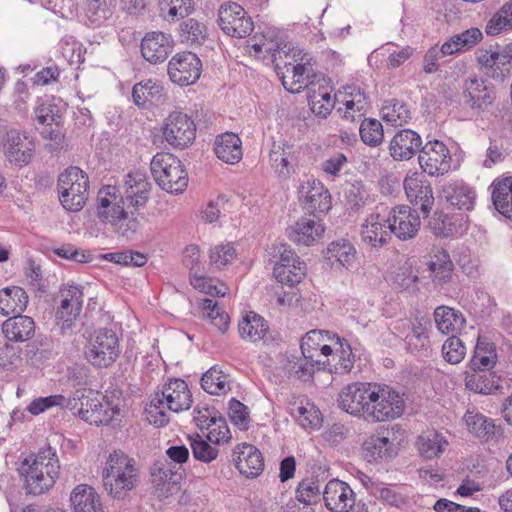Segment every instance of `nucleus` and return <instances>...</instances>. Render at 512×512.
<instances>
[{
	"label": "nucleus",
	"instance_id": "nucleus-1",
	"mask_svg": "<svg viewBox=\"0 0 512 512\" xmlns=\"http://www.w3.org/2000/svg\"><path fill=\"white\" fill-rule=\"evenodd\" d=\"M150 183L141 174H128L122 192L119 187L106 185L97 195V216L108 222L113 216L124 215L129 209L138 210L149 198Z\"/></svg>",
	"mask_w": 512,
	"mask_h": 512
},
{
	"label": "nucleus",
	"instance_id": "nucleus-2",
	"mask_svg": "<svg viewBox=\"0 0 512 512\" xmlns=\"http://www.w3.org/2000/svg\"><path fill=\"white\" fill-rule=\"evenodd\" d=\"M192 405V395L187 383L182 379L170 380L157 392L146 408L147 419L155 426L162 427L169 422L164 409L172 412L188 410Z\"/></svg>",
	"mask_w": 512,
	"mask_h": 512
},
{
	"label": "nucleus",
	"instance_id": "nucleus-3",
	"mask_svg": "<svg viewBox=\"0 0 512 512\" xmlns=\"http://www.w3.org/2000/svg\"><path fill=\"white\" fill-rule=\"evenodd\" d=\"M66 408L96 426L108 425L120 414L118 405L92 389L77 390L73 398L68 399Z\"/></svg>",
	"mask_w": 512,
	"mask_h": 512
},
{
	"label": "nucleus",
	"instance_id": "nucleus-4",
	"mask_svg": "<svg viewBox=\"0 0 512 512\" xmlns=\"http://www.w3.org/2000/svg\"><path fill=\"white\" fill-rule=\"evenodd\" d=\"M102 480L111 497L123 499L128 491L135 488L138 481L136 461L121 451H114L109 455L102 471Z\"/></svg>",
	"mask_w": 512,
	"mask_h": 512
},
{
	"label": "nucleus",
	"instance_id": "nucleus-5",
	"mask_svg": "<svg viewBox=\"0 0 512 512\" xmlns=\"http://www.w3.org/2000/svg\"><path fill=\"white\" fill-rule=\"evenodd\" d=\"M365 420L376 423L394 420L404 412V401L397 391L385 384L372 383L368 394Z\"/></svg>",
	"mask_w": 512,
	"mask_h": 512
},
{
	"label": "nucleus",
	"instance_id": "nucleus-6",
	"mask_svg": "<svg viewBox=\"0 0 512 512\" xmlns=\"http://www.w3.org/2000/svg\"><path fill=\"white\" fill-rule=\"evenodd\" d=\"M59 200L67 211H80L88 199L89 177L79 167L70 166L58 177Z\"/></svg>",
	"mask_w": 512,
	"mask_h": 512
},
{
	"label": "nucleus",
	"instance_id": "nucleus-7",
	"mask_svg": "<svg viewBox=\"0 0 512 512\" xmlns=\"http://www.w3.org/2000/svg\"><path fill=\"white\" fill-rule=\"evenodd\" d=\"M150 168L156 183L169 193H182L188 185V175L182 162L171 153L154 155Z\"/></svg>",
	"mask_w": 512,
	"mask_h": 512
},
{
	"label": "nucleus",
	"instance_id": "nucleus-8",
	"mask_svg": "<svg viewBox=\"0 0 512 512\" xmlns=\"http://www.w3.org/2000/svg\"><path fill=\"white\" fill-rule=\"evenodd\" d=\"M120 343L117 334L111 329H99L87 341L84 356L88 363L96 368L111 367L120 355Z\"/></svg>",
	"mask_w": 512,
	"mask_h": 512
},
{
	"label": "nucleus",
	"instance_id": "nucleus-9",
	"mask_svg": "<svg viewBox=\"0 0 512 512\" xmlns=\"http://www.w3.org/2000/svg\"><path fill=\"white\" fill-rule=\"evenodd\" d=\"M60 305L55 313V323L62 334L71 331L83 307V288L79 285H66L59 291Z\"/></svg>",
	"mask_w": 512,
	"mask_h": 512
},
{
	"label": "nucleus",
	"instance_id": "nucleus-10",
	"mask_svg": "<svg viewBox=\"0 0 512 512\" xmlns=\"http://www.w3.org/2000/svg\"><path fill=\"white\" fill-rule=\"evenodd\" d=\"M218 24L228 36L245 38L254 30V22L245 9L236 2L227 1L218 10Z\"/></svg>",
	"mask_w": 512,
	"mask_h": 512
},
{
	"label": "nucleus",
	"instance_id": "nucleus-11",
	"mask_svg": "<svg viewBox=\"0 0 512 512\" xmlns=\"http://www.w3.org/2000/svg\"><path fill=\"white\" fill-rule=\"evenodd\" d=\"M422 171L431 177L443 176L451 169L452 157L447 146L437 139L427 141L418 154Z\"/></svg>",
	"mask_w": 512,
	"mask_h": 512
},
{
	"label": "nucleus",
	"instance_id": "nucleus-12",
	"mask_svg": "<svg viewBox=\"0 0 512 512\" xmlns=\"http://www.w3.org/2000/svg\"><path fill=\"white\" fill-rule=\"evenodd\" d=\"M163 136L171 146L183 149L195 140L196 125L187 114L174 111L166 118Z\"/></svg>",
	"mask_w": 512,
	"mask_h": 512
},
{
	"label": "nucleus",
	"instance_id": "nucleus-13",
	"mask_svg": "<svg viewBox=\"0 0 512 512\" xmlns=\"http://www.w3.org/2000/svg\"><path fill=\"white\" fill-rule=\"evenodd\" d=\"M202 62L190 51L179 52L168 63V75L173 83L180 86L194 84L201 75Z\"/></svg>",
	"mask_w": 512,
	"mask_h": 512
},
{
	"label": "nucleus",
	"instance_id": "nucleus-14",
	"mask_svg": "<svg viewBox=\"0 0 512 512\" xmlns=\"http://www.w3.org/2000/svg\"><path fill=\"white\" fill-rule=\"evenodd\" d=\"M421 221L416 210L408 205L395 206L387 216V228L399 240L406 241L416 237Z\"/></svg>",
	"mask_w": 512,
	"mask_h": 512
},
{
	"label": "nucleus",
	"instance_id": "nucleus-15",
	"mask_svg": "<svg viewBox=\"0 0 512 512\" xmlns=\"http://www.w3.org/2000/svg\"><path fill=\"white\" fill-rule=\"evenodd\" d=\"M299 193L303 208L314 217L326 214L331 209V194L319 180L313 179L302 183Z\"/></svg>",
	"mask_w": 512,
	"mask_h": 512
},
{
	"label": "nucleus",
	"instance_id": "nucleus-16",
	"mask_svg": "<svg viewBox=\"0 0 512 512\" xmlns=\"http://www.w3.org/2000/svg\"><path fill=\"white\" fill-rule=\"evenodd\" d=\"M4 153L11 163L18 166L27 165L35 151V141L28 133L10 130L3 143Z\"/></svg>",
	"mask_w": 512,
	"mask_h": 512
},
{
	"label": "nucleus",
	"instance_id": "nucleus-17",
	"mask_svg": "<svg viewBox=\"0 0 512 512\" xmlns=\"http://www.w3.org/2000/svg\"><path fill=\"white\" fill-rule=\"evenodd\" d=\"M371 382H354L345 386L338 395L339 407L353 416L366 417Z\"/></svg>",
	"mask_w": 512,
	"mask_h": 512
},
{
	"label": "nucleus",
	"instance_id": "nucleus-18",
	"mask_svg": "<svg viewBox=\"0 0 512 512\" xmlns=\"http://www.w3.org/2000/svg\"><path fill=\"white\" fill-rule=\"evenodd\" d=\"M421 136L412 129H401L396 132L389 142V155L394 161H408L417 153H420L422 147Z\"/></svg>",
	"mask_w": 512,
	"mask_h": 512
},
{
	"label": "nucleus",
	"instance_id": "nucleus-19",
	"mask_svg": "<svg viewBox=\"0 0 512 512\" xmlns=\"http://www.w3.org/2000/svg\"><path fill=\"white\" fill-rule=\"evenodd\" d=\"M464 421L468 431L482 442L496 443L504 435L501 425L480 412L467 410Z\"/></svg>",
	"mask_w": 512,
	"mask_h": 512
},
{
	"label": "nucleus",
	"instance_id": "nucleus-20",
	"mask_svg": "<svg viewBox=\"0 0 512 512\" xmlns=\"http://www.w3.org/2000/svg\"><path fill=\"white\" fill-rule=\"evenodd\" d=\"M174 41L171 35L156 31L147 33L140 45L143 58L151 64L164 62L172 52Z\"/></svg>",
	"mask_w": 512,
	"mask_h": 512
},
{
	"label": "nucleus",
	"instance_id": "nucleus-21",
	"mask_svg": "<svg viewBox=\"0 0 512 512\" xmlns=\"http://www.w3.org/2000/svg\"><path fill=\"white\" fill-rule=\"evenodd\" d=\"M462 95L464 102L476 111H484L495 99L493 88L477 77L467 78L464 81Z\"/></svg>",
	"mask_w": 512,
	"mask_h": 512
},
{
	"label": "nucleus",
	"instance_id": "nucleus-22",
	"mask_svg": "<svg viewBox=\"0 0 512 512\" xmlns=\"http://www.w3.org/2000/svg\"><path fill=\"white\" fill-rule=\"evenodd\" d=\"M233 460L238 471L248 478L260 475L264 469V458L255 446L242 443L233 450Z\"/></svg>",
	"mask_w": 512,
	"mask_h": 512
},
{
	"label": "nucleus",
	"instance_id": "nucleus-23",
	"mask_svg": "<svg viewBox=\"0 0 512 512\" xmlns=\"http://www.w3.org/2000/svg\"><path fill=\"white\" fill-rule=\"evenodd\" d=\"M323 500L326 508L332 512H342L356 502L355 493L351 487L338 479H332L326 484Z\"/></svg>",
	"mask_w": 512,
	"mask_h": 512
},
{
	"label": "nucleus",
	"instance_id": "nucleus-24",
	"mask_svg": "<svg viewBox=\"0 0 512 512\" xmlns=\"http://www.w3.org/2000/svg\"><path fill=\"white\" fill-rule=\"evenodd\" d=\"M403 186L410 203L419 207L424 216H428L434 205L431 184L418 177L408 176L404 179Z\"/></svg>",
	"mask_w": 512,
	"mask_h": 512
},
{
	"label": "nucleus",
	"instance_id": "nucleus-25",
	"mask_svg": "<svg viewBox=\"0 0 512 512\" xmlns=\"http://www.w3.org/2000/svg\"><path fill=\"white\" fill-rule=\"evenodd\" d=\"M151 478L157 497L165 499L178 490L181 475L173 472L170 463L165 460L154 463Z\"/></svg>",
	"mask_w": 512,
	"mask_h": 512
},
{
	"label": "nucleus",
	"instance_id": "nucleus-26",
	"mask_svg": "<svg viewBox=\"0 0 512 512\" xmlns=\"http://www.w3.org/2000/svg\"><path fill=\"white\" fill-rule=\"evenodd\" d=\"M500 49L480 50L477 54V62L486 75L493 79L504 80L511 74V63Z\"/></svg>",
	"mask_w": 512,
	"mask_h": 512
},
{
	"label": "nucleus",
	"instance_id": "nucleus-27",
	"mask_svg": "<svg viewBox=\"0 0 512 512\" xmlns=\"http://www.w3.org/2000/svg\"><path fill=\"white\" fill-rule=\"evenodd\" d=\"M310 58L300 63L294 64L290 73H282L280 79L283 87L291 93H299L302 89L314 87V78L316 75L310 67Z\"/></svg>",
	"mask_w": 512,
	"mask_h": 512
},
{
	"label": "nucleus",
	"instance_id": "nucleus-28",
	"mask_svg": "<svg viewBox=\"0 0 512 512\" xmlns=\"http://www.w3.org/2000/svg\"><path fill=\"white\" fill-rule=\"evenodd\" d=\"M325 228L320 221L302 217L289 229V239L297 245L310 246L322 237Z\"/></svg>",
	"mask_w": 512,
	"mask_h": 512
},
{
	"label": "nucleus",
	"instance_id": "nucleus-29",
	"mask_svg": "<svg viewBox=\"0 0 512 512\" xmlns=\"http://www.w3.org/2000/svg\"><path fill=\"white\" fill-rule=\"evenodd\" d=\"M70 501L73 512H104L99 494L87 484L77 485L71 492Z\"/></svg>",
	"mask_w": 512,
	"mask_h": 512
},
{
	"label": "nucleus",
	"instance_id": "nucleus-30",
	"mask_svg": "<svg viewBox=\"0 0 512 512\" xmlns=\"http://www.w3.org/2000/svg\"><path fill=\"white\" fill-rule=\"evenodd\" d=\"M2 332L10 341L24 342L33 337L35 322L29 316L15 314L3 322Z\"/></svg>",
	"mask_w": 512,
	"mask_h": 512
},
{
	"label": "nucleus",
	"instance_id": "nucleus-31",
	"mask_svg": "<svg viewBox=\"0 0 512 512\" xmlns=\"http://www.w3.org/2000/svg\"><path fill=\"white\" fill-rule=\"evenodd\" d=\"M442 195L452 206L466 211L473 209L476 199L475 191L463 182L445 184L442 187Z\"/></svg>",
	"mask_w": 512,
	"mask_h": 512
},
{
	"label": "nucleus",
	"instance_id": "nucleus-32",
	"mask_svg": "<svg viewBox=\"0 0 512 512\" xmlns=\"http://www.w3.org/2000/svg\"><path fill=\"white\" fill-rule=\"evenodd\" d=\"M241 139L232 132H226L217 136L214 151L216 156L227 164L238 163L243 156Z\"/></svg>",
	"mask_w": 512,
	"mask_h": 512
},
{
	"label": "nucleus",
	"instance_id": "nucleus-33",
	"mask_svg": "<svg viewBox=\"0 0 512 512\" xmlns=\"http://www.w3.org/2000/svg\"><path fill=\"white\" fill-rule=\"evenodd\" d=\"M296 147L288 141L274 142L269 158L275 172L281 177H288L291 173V162L295 160Z\"/></svg>",
	"mask_w": 512,
	"mask_h": 512
},
{
	"label": "nucleus",
	"instance_id": "nucleus-34",
	"mask_svg": "<svg viewBox=\"0 0 512 512\" xmlns=\"http://www.w3.org/2000/svg\"><path fill=\"white\" fill-rule=\"evenodd\" d=\"M491 188L495 209L512 220V176L495 179Z\"/></svg>",
	"mask_w": 512,
	"mask_h": 512
},
{
	"label": "nucleus",
	"instance_id": "nucleus-35",
	"mask_svg": "<svg viewBox=\"0 0 512 512\" xmlns=\"http://www.w3.org/2000/svg\"><path fill=\"white\" fill-rule=\"evenodd\" d=\"M28 295L19 286L5 287L0 290V313L4 316L22 314L28 304Z\"/></svg>",
	"mask_w": 512,
	"mask_h": 512
},
{
	"label": "nucleus",
	"instance_id": "nucleus-36",
	"mask_svg": "<svg viewBox=\"0 0 512 512\" xmlns=\"http://www.w3.org/2000/svg\"><path fill=\"white\" fill-rule=\"evenodd\" d=\"M430 277L435 285L442 286L451 282L454 264L447 251L439 249L428 262Z\"/></svg>",
	"mask_w": 512,
	"mask_h": 512
},
{
	"label": "nucleus",
	"instance_id": "nucleus-37",
	"mask_svg": "<svg viewBox=\"0 0 512 512\" xmlns=\"http://www.w3.org/2000/svg\"><path fill=\"white\" fill-rule=\"evenodd\" d=\"M114 0H83L81 9L86 25L100 26L113 15Z\"/></svg>",
	"mask_w": 512,
	"mask_h": 512
},
{
	"label": "nucleus",
	"instance_id": "nucleus-38",
	"mask_svg": "<svg viewBox=\"0 0 512 512\" xmlns=\"http://www.w3.org/2000/svg\"><path fill=\"white\" fill-rule=\"evenodd\" d=\"M387 218L381 216L380 213H372L365 221L362 227V237L364 241L370 243L374 247L384 246L390 238V232L384 228L387 226Z\"/></svg>",
	"mask_w": 512,
	"mask_h": 512
},
{
	"label": "nucleus",
	"instance_id": "nucleus-39",
	"mask_svg": "<svg viewBox=\"0 0 512 512\" xmlns=\"http://www.w3.org/2000/svg\"><path fill=\"white\" fill-rule=\"evenodd\" d=\"M331 340H335V353L333 354V364H330V372L336 374H345L352 370L355 363V356L352 352L351 345L344 338H340L338 335L329 337Z\"/></svg>",
	"mask_w": 512,
	"mask_h": 512
},
{
	"label": "nucleus",
	"instance_id": "nucleus-40",
	"mask_svg": "<svg viewBox=\"0 0 512 512\" xmlns=\"http://www.w3.org/2000/svg\"><path fill=\"white\" fill-rule=\"evenodd\" d=\"M465 386L468 390L479 394H492L500 387V378L490 370H477L465 377Z\"/></svg>",
	"mask_w": 512,
	"mask_h": 512
},
{
	"label": "nucleus",
	"instance_id": "nucleus-41",
	"mask_svg": "<svg viewBox=\"0 0 512 512\" xmlns=\"http://www.w3.org/2000/svg\"><path fill=\"white\" fill-rule=\"evenodd\" d=\"M434 319L438 330L443 334H454L460 331L464 324L463 314L447 306H439L434 311Z\"/></svg>",
	"mask_w": 512,
	"mask_h": 512
},
{
	"label": "nucleus",
	"instance_id": "nucleus-42",
	"mask_svg": "<svg viewBox=\"0 0 512 512\" xmlns=\"http://www.w3.org/2000/svg\"><path fill=\"white\" fill-rule=\"evenodd\" d=\"M24 487L28 494L41 495L47 492L55 484L57 476L44 473L43 471L37 470V468H24Z\"/></svg>",
	"mask_w": 512,
	"mask_h": 512
},
{
	"label": "nucleus",
	"instance_id": "nucleus-43",
	"mask_svg": "<svg viewBox=\"0 0 512 512\" xmlns=\"http://www.w3.org/2000/svg\"><path fill=\"white\" fill-rule=\"evenodd\" d=\"M238 328L241 338L252 342L263 340L269 330L265 319L255 312L246 314L239 322Z\"/></svg>",
	"mask_w": 512,
	"mask_h": 512
},
{
	"label": "nucleus",
	"instance_id": "nucleus-44",
	"mask_svg": "<svg viewBox=\"0 0 512 512\" xmlns=\"http://www.w3.org/2000/svg\"><path fill=\"white\" fill-rule=\"evenodd\" d=\"M164 96V87L152 79L135 84L132 90L133 101L139 107H145L148 102H159Z\"/></svg>",
	"mask_w": 512,
	"mask_h": 512
},
{
	"label": "nucleus",
	"instance_id": "nucleus-45",
	"mask_svg": "<svg viewBox=\"0 0 512 512\" xmlns=\"http://www.w3.org/2000/svg\"><path fill=\"white\" fill-rule=\"evenodd\" d=\"M308 54L304 53L302 49L291 46V44L284 43L278 51L274 54V66L277 74L282 76V73L286 75L290 73L294 64L300 63L303 60H307Z\"/></svg>",
	"mask_w": 512,
	"mask_h": 512
},
{
	"label": "nucleus",
	"instance_id": "nucleus-46",
	"mask_svg": "<svg viewBox=\"0 0 512 512\" xmlns=\"http://www.w3.org/2000/svg\"><path fill=\"white\" fill-rule=\"evenodd\" d=\"M418 451L426 459L439 457L448 445V441L437 431H427L417 438Z\"/></svg>",
	"mask_w": 512,
	"mask_h": 512
},
{
	"label": "nucleus",
	"instance_id": "nucleus-47",
	"mask_svg": "<svg viewBox=\"0 0 512 512\" xmlns=\"http://www.w3.org/2000/svg\"><path fill=\"white\" fill-rule=\"evenodd\" d=\"M308 102L311 111L321 118H326L334 108L335 97H331V89L328 86H318L309 88Z\"/></svg>",
	"mask_w": 512,
	"mask_h": 512
},
{
	"label": "nucleus",
	"instance_id": "nucleus-48",
	"mask_svg": "<svg viewBox=\"0 0 512 512\" xmlns=\"http://www.w3.org/2000/svg\"><path fill=\"white\" fill-rule=\"evenodd\" d=\"M496 360L495 344L479 338L475 346L474 354L470 360L471 370H490L496 364Z\"/></svg>",
	"mask_w": 512,
	"mask_h": 512
},
{
	"label": "nucleus",
	"instance_id": "nucleus-49",
	"mask_svg": "<svg viewBox=\"0 0 512 512\" xmlns=\"http://www.w3.org/2000/svg\"><path fill=\"white\" fill-rule=\"evenodd\" d=\"M179 37L187 45H201L208 38V28L204 22L188 18L180 24Z\"/></svg>",
	"mask_w": 512,
	"mask_h": 512
},
{
	"label": "nucleus",
	"instance_id": "nucleus-50",
	"mask_svg": "<svg viewBox=\"0 0 512 512\" xmlns=\"http://www.w3.org/2000/svg\"><path fill=\"white\" fill-rule=\"evenodd\" d=\"M25 466L28 468H37V470L43 471L44 473L49 472V474L53 476H59V459L56 451L50 446L41 448L31 464H29L28 459H25L22 464V469H24Z\"/></svg>",
	"mask_w": 512,
	"mask_h": 512
},
{
	"label": "nucleus",
	"instance_id": "nucleus-51",
	"mask_svg": "<svg viewBox=\"0 0 512 512\" xmlns=\"http://www.w3.org/2000/svg\"><path fill=\"white\" fill-rule=\"evenodd\" d=\"M284 43L276 39L273 31L268 30L261 35H255L249 40V47L253 49L258 57L266 58L271 56L274 63V54L280 51Z\"/></svg>",
	"mask_w": 512,
	"mask_h": 512
},
{
	"label": "nucleus",
	"instance_id": "nucleus-52",
	"mask_svg": "<svg viewBox=\"0 0 512 512\" xmlns=\"http://www.w3.org/2000/svg\"><path fill=\"white\" fill-rule=\"evenodd\" d=\"M393 443L386 436H371L364 442V456L368 462L392 457Z\"/></svg>",
	"mask_w": 512,
	"mask_h": 512
},
{
	"label": "nucleus",
	"instance_id": "nucleus-53",
	"mask_svg": "<svg viewBox=\"0 0 512 512\" xmlns=\"http://www.w3.org/2000/svg\"><path fill=\"white\" fill-rule=\"evenodd\" d=\"M326 257L329 260L334 259L343 267L349 268L355 262L356 249L348 240L339 239L328 245Z\"/></svg>",
	"mask_w": 512,
	"mask_h": 512
},
{
	"label": "nucleus",
	"instance_id": "nucleus-54",
	"mask_svg": "<svg viewBox=\"0 0 512 512\" xmlns=\"http://www.w3.org/2000/svg\"><path fill=\"white\" fill-rule=\"evenodd\" d=\"M407 349L416 355H426L429 348V337L427 333V327L416 319L412 323V330L407 334L405 338Z\"/></svg>",
	"mask_w": 512,
	"mask_h": 512
},
{
	"label": "nucleus",
	"instance_id": "nucleus-55",
	"mask_svg": "<svg viewBox=\"0 0 512 512\" xmlns=\"http://www.w3.org/2000/svg\"><path fill=\"white\" fill-rule=\"evenodd\" d=\"M161 15L169 22L188 17L194 11L193 0H161Z\"/></svg>",
	"mask_w": 512,
	"mask_h": 512
},
{
	"label": "nucleus",
	"instance_id": "nucleus-56",
	"mask_svg": "<svg viewBox=\"0 0 512 512\" xmlns=\"http://www.w3.org/2000/svg\"><path fill=\"white\" fill-rule=\"evenodd\" d=\"M383 119L393 126H403L411 119V112L406 103L398 99L385 102L382 107Z\"/></svg>",
	"mask_w": 512,
	"mask_h": 512
},
{
	"label": "nucleus",
	"instance_id": "nucleus-57",
	"mask_svg": "<svg viewBox=\"0 0 512 512\" xmlns=\"http://www.w3.org/2000/svg\"><path fill=\"white\" fill-rule=\"evenodd\" d=\"M335 100L347 106V109L356 107L358 111L367 110L369 103L365 92L356 85H348L343 88V91L335 93Z\"/></svg>",
	"mask_w": 512,
	"mask_h": 512
},
{
	"label": "nucleus",
	"instance_id": "nucleus-58",
	"mask_svg": "<svg viewBox=\"0 0 512 512\" xmlns=\"http://www.w3.org/2000/svg\"><path fill=\"white\" fill-rule=\"evenodd\" d=\"M203 318H207L210 322L218 328L221 333H224L229 326V315L219 307L218 302L212 299H203L200 302Z\"/></svg>",
	"mask_w": 512,
	"mask_h": 512
},
{
	"label": "nucleus",
	"instance_id": "nucleus-59",
	"mask_svg": "<svg viewBox=\"0 0 512 512\" xmlns=\"http://www.w3.org/2000/svg\"><path fill=\"white\" fill-rule=\"evenodd\" d=\"M201 387L211 395L225 394L230 389L227 385V376L215 366L203 374Z\"/></svg>",
	"mask_w": 512,
	"mask_h": 512
},
{
	"label": "nucleus",
	"instance_id": "nucleus-60",
	"mask_svg": "<svg viewBox=\"0 0 512 512\" xmlns=\"http://www.w3.org/2000/svg\"><path fill=\"white\" fill-rule=\"evenodd\" d=\"M359 132L361 140L368 146L376 147L383 142V125L377 119H363L360 124Z\"/></svg>",
	"mask_w": 512,
	"mask_h": 512
},
{
	"label": "nucleus",
	"instance_id": "nucleus-61",
	"mask_svg": "<svg viewBox=\"0 0 512 512\" xmlns=\"http://www.w3.org/2000/svg\"><path fill=\"white\" fill-rule=\"evenodd\" d=\"M429 227L433 234L438 237H450L455 235L458 230L453 217L443 211H435L429 221Z\"/></svg>",
	"mask_w": 512,
	"mask_h": 512
},
{
	"label": "nucleus",
	"instance_id": "nucleus-62",
	"mask_svg": "<svg viewBox=\"0 0 512 512\" xmlns=\"http://www.w3.org/2000/svg\"><path fill=\"white\" fill-rule=\"evenodd\" d=\"M189 441L192 455L196 460L210 463L217 458L218 448L205 441L200 435L189 436Z\"/></svg>",
	"mask_w": 512,
	"mask_h": 512
},
{
	"label": "nucleus",
	"instance_id": "nucleus-63",
	"mask_svg": "<svg viewBox=\"0 0 512 512\" xmlns=\"http://www.w3.org/2000/svg\"><path fill=\"white\" fill-rule=\"evenodd\" d=\"M135 211L129 209L124 212V215L113 216V219H110L108 223L114 227L115 232L129 239L139 228V221L134 216Z\"/></svg>",
	"mask_w": 512,
	"mask_h": 512
},
{
	"label": "nucleus",
	"instance_id": "nucleus-64",
	"mask_svg": "<svg viewBox=\"0 0 512 512\" xmlns=\"http://www.w3.org/2000/svg\"><path fill=\"white\" fill-rule=\"evenodd\" d=\"M273 274L278 282L293 286L301 282L306 274V264L298 263L296 266H274Z\"/></svg>",
	"mask_w": 512,
	"mask_h": 512
}]
</instances>
